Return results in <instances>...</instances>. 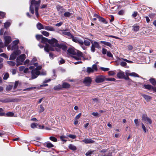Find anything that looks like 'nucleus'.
Here are the masks:
<instances>
[{"label": "nucleus", "instance_id": "1", "mask_svg": "<svg viewBox=\"0 0 156 156\" xmlns=\"http://www.w3.org/2000/svg\"><path fill=\"white\" fill-rule=\"evenodd\" d=\"M37 61L36 57H34L30 62V64L34 65V69L32 70L31 77L32 79H34L37 77L40 74L41 75H45L46 74V72L40 73V70L41 69L42 67L41 66H38L37 63H35Z\"/></svg>", "mask_w": 156, "mask_h": 156}, {"label": "nucleus", "instance_id": "2", "mask_svg": "<svg viewBox=\"0 0 156 156\" xmlns=\"http://www.w3.org/2000/svg\"><path fill=\"white\" fill-rule=\"evenodd\" d=\"M49 42L52 44V47L56 51L58 52L60 51V49H62L64 51H66L67 49L66 46L64 44H59L58 43V41L55 38H52L51 40Z\"/></svg>", "mask_w": 156, "mask_h": 156}, {"label": "nucleus", "instance_id": "3", "mask_svg": "<svg viewBox=\"0 0 156 156\" xmlns=\"http://www.w3.org/2000/svg\"><path fill=\"white\" fill-rule=\"evenodd\" d=\"M40 3L41 1L40 0H39L38 1H36L35 0H32L30 2L31 4L30 7V11L32 14H34V9L33 6H32L33 5H34L35 6V14L37 17L39 16L38 10Z\"/></svg>", "mask_w": 156, "mask_h": 156}, {"label": "nucleus", "instance_id": "4", "mask_svg": "<svg viewBox=\"0 0 156 156\" xmlns=\"http://www.w3.org/2000/svg\"><path fill=\"white\" fill-rule=\"evenodd\" d=\"M68 53L73 55L72 57L76 60H81L83 58L82 53L79 51H75L72 48H69L67 50Z\"/></svg>", "mask_w": 156, "mask_h": 156}, {"label": "nucleus", "instance_id": "5", "mask_svg": "<svg viewBox=\"0 0 156 156\" xmlns=\"http://www.w3.org/2000/svg\"><path fill=\"white\" fill-rule=\"evenodd\" d=\"M41 40V43H45L47 42L50 44V45L48 44H46L44 48V49L45 51L48 52L50 51H54L55 50L54 48L52 47V44L49 42L51 40H51H48L47 38L42 36Z\"/></svg>", "mask_w": 156, "mask_h": 156}, {"label": "nucleus", "instance_id": "6", "mask_svg": "<svg viewBox=\"0 0 156 156\" xmlns=\"http://www.w3.org/2000/svg\"><path fill=\"white\" fill-rule=\"evenodd\" d=\"M26 58V55L24 54H22L20 55L16 59L17 66L21 65Z\"/></svg>", "mask_w": 156, "mask_h": 156}, {"label": "nucleus", "instance_id": "7", "mask_svg": "<svg viewBox=\"0 0 156 156\" xmlns=\"http://www.w3.org/2000/svg\"><path fill=\"white\" fill-rule=\"evenodd\" d=\"M91 46L90 48L91 51L94 52L95 51V48H99L100 47L99 43L96 41H91Z\"/></svg>", "mask_w": 156, "mask_h": 156}, {"label": "nucleus", "instance_id": "8", "mask_svg": "<svg viewBox=\"0 0 156 156\" xmlns=\"http://www.w3.org/2000/svg\"><path fill=\"white\" fill-rule=\"evenodd\" d=\"M58 32L62 35H65L67 36V37L69 38L72 37V34L69 32L67 31L66 30H60L58 31Z\"/></svg>", "mask_w": 156, "mask_h": 156}, {"label": "nucleus", "instance_id": "9", "mask_svg": "<svg viewBox=\"0 0 156 156\" xmlns=\"http://www.w3.org/2000/svg\"><path fill=\"white\" fill-rule=\"evenodd\" d=\"M105 79V77L103 75H101L96 76L95 81L97 83H100L104 82Z\"/></svg>", "mask_w": 156, "mask_h": 156}, {"label": "nucleus", "instance_id": "10", "mask_svg": "<svg viewBox=\"0 0 156 156\" xmlns=\"http://www.w3.org/2000/svg\"><path fill=\"white\" fill-rule=\"evenodd\" d=\"M4 40H5V46H8L12 41L11 37L8 36H5Z\"/></svg>", "mask_w": 156, "mask_h": 156}, {"label": "nucleus", "instance_id": "11", "mask_svg": "<svg viewBox=\"0 0 156 156\" xmlns=\"http://www.w3.org/2000/svg\"><path fill=\"white\" fill-rule=\"evenodd\" d=\"M91 82V79L90 77H87L85 78L83 80V83L86 85H90Z\"/></svg>", "mask_w": 156, "mask_h": 156}, {"label": "nucleus", "instance_id": "12", "mask_svg": "<svg viewBox=\"0 0 156 156\" xmlns=\"http://www.w3.org/2000/svg\"><path fill=\"white\" fill-rule=\"evenodd\" d=\"M7 49L8 50H14V51L15 50H16L17 49H18V45H16L14 44H12V45H10L8 46L7 48Z\"/></svg>", "mask_w": 156, "mask_h": 156}, {"label": "nucleus", "instance_id": "13", "mask_svg": "<svg viewBox=\"0 0 156 156\" xmlns=\"http://www.w3.org/2000/svg\"><path fill=\"white\" fill-rule=\"evenodd\" d=\"M44 29L52 31H55V29L50 26H45L44 27Z\"/></svg>", "mask_w": 156, "mask_h": 156}, {"label": "nucleus", "instance_id": "14", "mask_svg": "<svg viewBox=\"0 0 156 156\" xmlns=\"http://www.w3.org/2000/svg\"><path fill=\"white\" fill-rule=\"evenodd\" d=\"M34 69V67L33 66H30L29 68H26L24 70V73H29L30 71L31 72L32 70Z\"/></svg>", "mask_w": 156, "mask_h": 156}, {"label": "nucleus", "instance_id": "15", "mask_svg": "<svg viewBox=\"0 0 156 156\" xmlns=\"http://www.w3.org/2000/svg\"><path fill=\"white\" fill-rule=\"evenodd\" d=\"M117 76L119 79H123L124 77L125 74L124 72L121 71L117 73Z\"/></svg>", "mask_w": 156, "mask_h": 156}, {"label": "nucleus", "instance_id": "16", "mask_svg": "<svg viewBox=\"0 0 156 156\" xmlns=\"http://www.w3.org/2000/svg\"><path fill=\"white\" fill-rule=\"evenodd\" d=\"M83 141L85 144H91L94 142V140L90 138L85 139L83 140Z\"/></svg>", "mask_w": 156, "mask_h": 156}, {"label": "nucleus", "instance_id": "17", "mask_svg": "<svg viewBox=\"0 0 156 156\" xmlns=\"http://www.w3.org/2000/svg\"><path fill=\"white\" fill-rule=\"evenodd\" d=\"M91 41H92L89 39H87L84 40L83 44L86 46H89L90 44V42H91Z\"/></svg>", "mask_w": 156, "mask_h": 156}, {"label": "nucleus", "instance_id": "18", "mask_svg": "<svg viewBox=\"0 0 156 156\" xmlns=\"http://www.w3.org/2000/svg\"><path fill=\"white\" fill-rule=\"evenodd\" d=\"M57 8L58 11L59 12L62 13L65 12L66 9H64L62 7L60 6H58Z\"/></svg>", "mask_w": 156, "mask_h": 156}, {"label": "nucleus", "instance_id": "19", "mask_svg": "<svg viewBox=\"0 0 156 156\" xmlns=\"http://www.w3.org/2000/svg\"><path fill=\"white\" fill-rule=\"evenodd\" d=\"M44 145V146L48 148H51L54 147V145L49 142L45 143Z\"/></svg>", "mask_w": 156, "mask_h": 156}, {"label": "nucleus", "instance_id": "20", "mask_svg": "<svg viewBox=\"0 0 156 156\" xmlns=\"http://www.w3.org/2000/svg\"><path fill=\"white\" fill-rule=\"evenodd\" d=\"M37 28L40 30L42 29H44V27L43 26V25L40 23H38L37 25Z\"/></svg>", "mask_w": 156, "mask_h": 156}, {"label": "nucleus", "instance_id": "21", "mask_svg": "<svg viewBox=\"0 0 156 156\" xmlns=\"http://www.w3.org/2000/svg\"><path fill=\"white\" fill-rule=\"evenodd\" d=\"M133 29V30L135 32L138 31L140 29V27L137 25H134L132 26Z\"/></svg>", "mask_w": 156, "mask_h": 156}, {"label": "nucleus", "instance_id": "22", "mask_svg": "<svg viewBox=\"0 0 156 156\" xmlns=\"http://www.w3.org/2000/svg\"><path fill=\"white\" fill-rule=\"evenodd\" d=\"M62 88V86L60 84H58L55 86L54 87V90H58Z\"/></svg>", "mask_w": 156, "mask_h": 156}, {"label": "nucleus", "instance_id": "23", "mask_svg": "<svg viewBox=\"0 0 156 156\" xmlns=\"http://www.w3.org/2000/svg\"><path fill=\"white\" fill-rule=\"evenodd\" d=\"M149 81L150 83L153 86H156V81L154 78H151L149 79Z\"/></svg>", "mask_w": 156, "mask_h": 156}, {"label": "nucleus", "instance_id": "24", "mask_svg": "<svg viewBox=\"0 0 156 156\" xmlns=\"http://www.w3.org/2000/svg\"><path fill=\"white\" fill-rule=\"evenodd\" d=\"M155 87H153L150 85H147V89L151 90L153 91H154Z\"/></svg>", "mask_w": 156, "mask_h": 156}, {"label": "nucleus", "instance_id": "25", "mask_svg": "<svg viewBox=\"0 0 156 156\" xmlns=\"http://www.w3.org/2000/svg\"><path fill=\"white\" fill-rule=\"evenodd\" d=\"M16 55L14 52H13L10 55L9 58V59L11 60H13L16 58Z\"/></svg>", "mask_w": 156, "mask_h": 156}, {"label": "nucleus", "instance_id": "26", "mask_svg": "<svg viewBox=\"0 0 156 156\" xmlns=\"http://www.w3.org/2000/svg\"><path fill=\"white\" fill-rule=\"evenodd\" d=\"M14 113L12 112H9L6 114L5 113V115H4L8 117H12L14 115Z\"/></svg>", "mask_w": 156, "mask_h": 156}, {"label": "nucleus", "instance_id": "27", "mask_svg": "<svg viewBox=\"0 0 156 156\" xmlns=\"http://www.w3.org/2000/svg\"><path fill=\"white\" fill-rule=\"evenodd\" d=\"M100 42L101 43H103L104 45L107 46H109V47H111L112 46L111 44L109 42L103 41H101Z\"/></svg>", "mask_w": 156, "mask_h": 156}, {"label": "nucleus", "instance_id": "28", "mask_svg": "<svg viewBox=\"0 0 156 156\" xmlns=\"http://www.w3.org/2000/svg\"><path fill=\"white\" fill-rule=\"evenodd\" d=\"M70 85L66 83H63L62 86V88H68L70 87Z\"/></svg>", "mask_w": 156, "mask_h": 156}, {"label": "nucleus", "instance_id": "29", "mask_svg": "<svg viewBox=\"0 0 156 156\" xmlns=\"http://www.w3.org/2000/svg\"><path fill=\"white\" fill-rule=\"evenodd\" d=\"M71 36H72V37H70V38H69V39H72V41H74L76 43H77L79 38H78L76 37H74L72 35Z\"/></svg>", "mask_w": 156, "mask_h": 156}, {"label": "nucleus", "instance_id": "30", "mask_svg": "<svg viewBox=\"0 0 156 156\" xmlns=\"http://www.w3.org/2000/svg\"><path fill=\"white\" fill-rule=\"evenodd\" d=\"M129 76H131L134 77H139L140 76L137 73L134 72H132L129 74Z\"/></svg>", "mask_w": 156, "mask_h": 156}, {"label": "nucleus", "instance_id": "31", "mask_svg": "<svg viewBox=\"0 0 156 156\" xmlns=\"http://www.w3.org/2000/svg\"><path fill=\"white\" fill-rule=\"evenodd\" d=\"M69 149L73 151H75L76 150V147L73 145L70 144L69 145Z\"/></svg>", "mask_w": 156, "mask_h": 156}, {"label": "nucleus", "instance_id": "32", "mask_svg": "<svg viewBox=\"0 0 156 156\" xmlns=\"http://www.w3.org/2000/svg\"><path fill=\"white\" fill-rule=\"evenodd\" d=\"M7 63L9 65L12 66H14L16 64L15 62L13 61H8Z\"/></svg>", "mask_w": 156, "mask_h": 156}, {"label": "nucleus", "instance_id": "33", "mask_svg": "<svg viewBox=\"0 0 156 156\" xmlns=\"http://www.w3.org/2000/svg\"><path fill=\"white\" fill-rule=\"evenodd\" d=\"M38 125L37 124V123H32L30 125V127H31L32 129H34L35 128H37V125Z\"/></svg>", "mask_w": 156, "mask_h": 156}, {"label": "nucleus", "instance_id": "34", "mask_svg": "<svg viewBox=\"0 0 156 156\" xmlns=\"http://www.w3.org/2000/svg\"><path fill=\"white\" fill-rule=\"evenodd\" d=\"M87 72L88 73H90L94 72L93 69L91 68L88 67L87 68Z\"/></svg>", "mask_w": 156, "mask_h": 156}, {"label": "nucleus", "instance_id": "35", "mask_svg": "<svg viewBox=\"0 0 156 156\" xmlns=\"http://www.w3.org/2000/svg\"><path fill=\"white\" fill-rule=\"evenodd\" d=\"M98 19H99V21L105 23H107V22L103 18L100 16Z\"/></svg>", "mask_w": 156, "mask_h": 156}, {"label": "nucleus", "instance_id": "36", "mask_svg": "<svg viewBox=\"0 0 156 156\" xmlns=\"http://www.w3.org/2000/svg\"><path fill=\"white\" fill-rule=\"evenodd\" d=\"M13 52L16 54V56L19 55L21 53V51L19 50H18V49H16V50H15Z\"/></svg>", "mask_w": 156, "mask_h": 156}, {"label": "nucleus", "instance_id": "37", "mask_svg": "<svg viewBox=\"0 0 156 156\" xmlns=\"http://www.w3.org/2000/svg\"><path fill=\"white\" fill-rule=\"evenodd\" d=\"M64 15L65 17H69L71 16V14L68 12H65Z\"/></svg>", "mask_w": 156, "mask_h": 156}, {"label": "nucleus", "instance_id": "38", "mask_svg": "<svg viewBox=\"0 0 156 156\" xmlns=\"http://www.w3.org/2000/svg\"><path fill=\"white\" fill-rule=\"evenodd\" d=\"M41 33L42 34L46 37H48L49 35V33L45 31H42Z\"/></svg>", "mask_w": 156, "mask_h": 156}, {"label": "nucleus", "instance_id": "39", "mask_svg": "<svg viewBox=\"0 0 156 156\" xmlns=\"http://www.w3.org/2000/svg\"><path fill=\"white\" fill-rule=\"evenodd\" d=\"M9 74L7 73H6L5 74V75L3 77V79L4 80H7V79L9 78Z\"/></svg>", "mask_w": 156, "mask_h": 156}, {"label": "nucleus", "instance_id": "40", "mask_svg": "<svg viewBox=\"0 0 156 156\" xmlns=\"http://www.w3.org/2000/svg\"><path fill=\"white\" fill-rule=\"evenodd\" d=\"M92 115L94 116L99 117L101 116V115L99 114L98 112H93L91 113Z\"/></svg>", "mask_w": 156, "mask_h": 156}, {"label": "nucleus", "instance_id": "41", "mask_svg": "<svg viewBox=\"0 0 156 156\" xmlns=\"http://www.w3.org/2000/svg\"><path fill=\"white\" fill-rule=\"evenodd\" d=\"M4 47V45L2 42H0V53L2 52L3 51L2 48Z\"/></svg>", "mask_w": 156, "mask_h": 156}, {"label": "nucleus", "instance_id": "42", "mask_svg": "<svg viewBox=\"0 0 156 156\" xmlns=\"http://www.w3.org/2000/svg\"><path fill=\"white\" fill-rule=\"evenodd\" d=\"M49 139L50 140L55 142H56L57 141V139L54 136H51L49 137Z\"/></svg>", "mask_w": 156, "mask_h": 156}, {"label": "nucleus", "instance_id": "43", "mask_svg": "<svg viewBox=\"0 0 156 156\" xmlns=\"http://www.w3.org/2000/svg\"><path fill=\"white\" fill-rule=\"evenodd\" d=\"M19 40L18 39H17L16 40L13 41L12 43V44L16 45H18L17 44L19 43Z\"/></svg>", "mask_w": 156, "mask_h": 156}, {"label": "nucleus", "instance_id": "44", "mask_svg": "<svg viewBox=\"0 0 156 156\" xmlns=\"http://www.w3.org/2000/svg\"><path fill=\"white\" fill-rule=\"evenodd\" d=\"M10 25V23L9 22H7L4 23V26L5 28H7Z\"/></svg>", "mask_w": 156, "mask_h": 156}, {"label": "nucleus", "instance_id": "45", "mask_svg": "<svg viewBox=\"0 0 156 156\" xmlns=\"http://www.w3.org/2000/svg\"><path fill=\"white\" fill-rule=\"evenodd\" d=\"M84 41L80 39H78L77 43L80 44L81 45L83 46Z\"/></svg>", "mask_w": 156, "mask_h": 156}, {"label": "nucleus", "instance_id": "46", "mask_svg": "<svg viewBox=\"0 0 156 156\" xmlns=\"http://www.w3.org/2000/svg\"><path fill=\"white\" fill-rule=\"evenodd\" d=\"M43 36L42 35H36V37L37 39L38 40H39L40 39H41Z\"/></svg>", "mask_w": 156, "mask_h": 156}, {"label": "nucleus", "instance_id": "47", "mask_svg": "<svg viewBox=\"0 0 156 156\" xmlns=\"http://www.w3.org/2000/svg\"><path fill=\"white\" fill-rule=\"evenodd\" d=\"M93 69V71L94 70L97 71L98 70L97 68V66L96 64L93 65L92 66V68H91Z\"/></svg>", "mask_w": 156, "mask_h": 156}, {"label": "nucleus", "instance_id": "48", "mask_svg": "<svg viewBox=\"0 0 156 156\" xmlns=\"http://www.w3.org/2000/svg\"><path fill=\"white\" fill-rule=\"evenodd\" d=\"M44 110V108L43 106L42 105L40 106V109L39 110V112L41 113L43 112Z\"/></svg>", "mask_w": 156, "mask_h": 156}, {"label": "nucleus", "instance_id": "49", "mask_svg": "<svg viewBox=\"0 0 156 156\" xmlns=\"http://www.w3.org/2000/svg\"><path fill=\"white\" fill-rule=\"evenodd\" d=\"M5 16V13L3 12H0V19L4 18Z\"/></svg>", "mask_w": 156, "mask_h": 156}, {"label": "nucleus", "instance_id": "50", "mask_svg": "<svg viewBox=\"0 0 156 156\" xmlns=\"http://www.w3.org/2000/svg\"><path fill=\"white\" fill-rule=\"evenodd\" d=\"M67 136L69 137V138L73 139H74L75 138H76V137L75 135L72 134H69Z\"/></svg>", "mask_w": 156, "mask_h": 156}, {"label": "nucleus", "instance_id": "51", "mask_svg": "<svg viewBox=\"0 0 156 156\" xmlns=\"http://www.w3.org/2000/svg\"><path fill=\"white\" fill-rule=\"evenodd\" d=\"M142 120L144 122H145L146 121V116L145 115H143L142 116Z\"/></svg>", "mask_w": 156, "mask_h": 156}, {"label": "nucleus", "instance_id": "52", "mask_svg": "<svg viewBox=\"0 0 156 156\" xmlns=\"http://www.w3.org/2000/svg\"><path fill=\"white\" fill-rule=\"evenodd\" d=\"M134 123L137 126H138L139 125V122L138 120L137 119H135L134 120Z\"/></svg>", "mask_w": 156, "mask_h": 156}, {"label": "nucleus", "instance_id": "53", "mask_svg": "<svg viewBox=\"0 0 156 156\" xmlns=\"http://www.w3.org/2000/svg\"><path fill=\"white\" fill-rule=\"evenodd\" d=\"M0 56L4 57L6 58H8V56L6 54L4 53L1 54L0 55Z\"/></svg>", "mask_w": 156, "mask_h": 156}, {"label": "nucleus", "instance_id": "54", "mask_svg": "<svg viewBox=\"0 0 156 156\" xmlns=\"http://www.w3.org/2000/svg\"><path fill=\"white\" fill-rule=\"evenodd\" d=\"M107 56L109 57H112L113 55L110 51H107Z\"/></svg>", "mask_w": 156, "mask_h": 156}, {"label": "nucleus", "instance_id": "55", "mask_svg": "<svg viewBox=\"0 0 156 156\" xmlns=\"http://www.w3.org/2000/svg\"><path fill=\"white\" fill-rule=\"evenodd\" d=\"M101 69L103 71H107L109 70V69L107 68H104L103 67H101Z\"/></svg>", "mask_w": 156, "mask_h": 156}, {"label": "nucleus", "instance_id": "56", "mask_svg": "<svg viewBox=\"0 0 156 156\" xmlns=\"http://www.w3.org/2000/svg\"><path fill=\"white\" fill-rule=\"evenodd\" d=\"M94 151H89L86 153V155L87 156H88L89 155L92 154Z\"/></svg>", "mask_w": 156, "mask_h": 156}, {"label": "nucleus", "instance_id": "57", "mask_svg": "<svg viewBox=\"0 0 156 156\" xmlns=\"http://www.w3.org/2000/svg\"><path fill=\"white\" fill-rule=\"evenodd\" d=\"M37 124L38 125H37V128L40 129H43L44 128V126L43 125H41L38 123H37Z\"/></svg>", "mask_w": 156, "mask_h": 156}, {"label": "nucleus", "instance_id": "58", "mask_svg": "<svg viewBox=\"0 0 156 156\" xmlns=\"http://www.w3.org/2000/svg\"><path fill=\"white\" fill-rule=\"evenodd\" d=\"M19 82L18 81H16L15 82L14 86V89H15L16 88L18 85Z\"/></svg>", "mask_w": 156, "mask_h": 156}, {"label": "nucleus", "instance_id": "59", "mask_svg": "<svg viewBox=\"0 0 156 156\" xmlns=\"http://www.w3.org/2000/svg\"><path fill=\"white\" fill-rule=\"evenodd\" d=\"M102 53L103 54H106L107 53V50L104 48H103L102 49Z\"/></svg>", "mask_w": 156, "mask_h": 156}, {"label": "nucleus", "instance_id": "60", "mask_svg": "<svg viewBox=\"0 0 156 156\" xmlns=\"http://www.w3.org/2000/svg\"><path fill=\"white\" fill-rule=\"evenodd\" d=\"M115 79L113 78H108L106 79V80L108 81H115Z\"/></svg>", "mask_w": 156, "mask_h": 156}, {"label": "nucleus", "instance_id": "61", "mask_svg": "<svg viewBox=\"0 0 156 156\" xmlns=\"http://www.w3.org/2000/svg\"><path fill=\"white\" fill-rule=\"evenodd\" d=\"M120 64L122 66H126L127 64L124 62H120Z\"/></svg>", "mask_w": 156, "mask_h": 156}, {"label": "nucleus", "instance_id": "62", "mask_svg": "<svg viewBox=\"0 0 156 156\" xmlns=\"http://www.w3.org/2000/svg\"><path fill=\"white\" fill-rule=\"evenodd\" d=\"M25 68L24 66H21L19 67V70L20 71H22L23 70L24 71V69H25Z\"/></svg>", "mask_w": 156, "mask_h": 156}, {"label": "nucleus", "instance_id": "63", "mask_svg": "<svg viewBox=\"0 0 156 156\" xmlns=\"http://www.w3.org/2000/svg\"><path fill=\"white\" fill-rule=\"evenodd\" d=\"M62 23L63 22H60L59 23L55 24V25L56 26L60 27L61 26Z\"/></svg>", "mask_w": 156, "mask_h": 156}, {"label": "nucleus", "instance_id": "64", "mask_svg": "<svg viewBox=\"0 0 156 156\" xmlns=\"http://www.w3.org/2000/svg\"><path fill=\"white\" fill-rule=\"evenodd\" d=\"M109 75L110 76H113L115 74V72L113 71H110L108 72Z\"/></svg>", "mask_w": 156, "mask_h": 156}]
</instances>
